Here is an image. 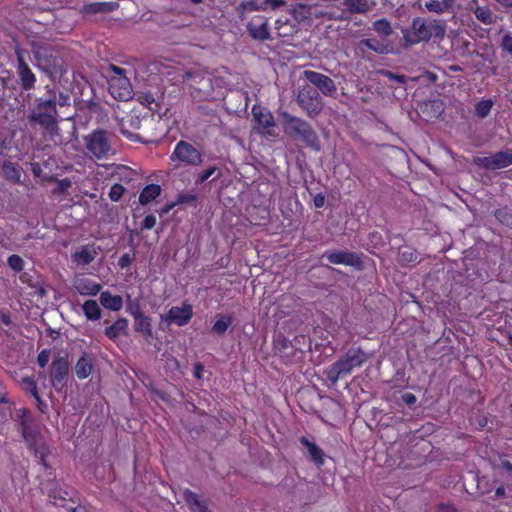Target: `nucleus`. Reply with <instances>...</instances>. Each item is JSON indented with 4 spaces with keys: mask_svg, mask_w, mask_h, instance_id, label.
<instances>
[{
    "mask_svg": "<svg viewBox=\"0 0 512 512\" xmlns=\"http://www.w3.org/2000/svg\"><path fill=\"white\" fill-rule=\"evenodd\" d=\"M125 189L122 185L120 184H114L111 188H110V191H109V198L112 200V201H118L120 200V198L122 197L123 193H124Z\"/></svg>",
    "mask_w": 512,
    "mask_h": 512,
    "instance_id": "43",
    "label": "nucleus"
},
{
    "mask_svg": "<svg viewBox=\"0 0 512 512\" xmlns=\"http://www.w3.org/2000/svg\"><path fill=\"white\" fill-rule=\"evenodd\" d=\"M287 21H288L287 19H286V20H284V21H283L282 19H277V20L275 21V29L278 31V34H279L280 36H285V35H287V32L282 31V26H283L284 24H286V23H287Z\"/></svg>",
    "mask_w": 512,
    "mask_h": 512,
    "instance_id": "54",
    "label": "nucleus"
},
{
    "mask_svg": "<svg viewBox=\"0 0 512 512\" xmlns=\"http://www.w3.org/2000/svg\"><path fill=\"white\" fill-rule=\"evenodd\" d=\"M121 131H122V133H123L124 135H126V137H127V138L132 139V138H133V136H134L132 133H127V132H126L125 130H123V129H122Z\"/></svg>",
    "mask_w": 512,
    "mask_h": 512,
    "instance_id": "61",
    "label": "nucleus"
},
{
    "mask_svg": "<svg viewBox=\"0 0 512 512\" xmlns=\"http://www.w3.org/2000/svg\"><path fill=\"white\" fill-rule=\"evenodd\" d=\"M88 152L97 159H106L112 151L109 133L105 130H95L84 137Z\"/></svg>",
    "mask_w": 512,
    "mask_h": 512,
    "instance_id": "6",
    "label": "nucleus"
},
{
    "mask_svg": "<svg viewBox=\"0 0 512 512\" xmlns=\"http://www.w3.org/2000/svg\"><path fill=\"white\" fill-rule=\"evenodd\" d=\"M109 69L113 73L108 81L111 96L119 101L130 100L133 97V90L124 69L115 65H110Z\"/></svg>",
    "mask_w": 512,
    "mask_h": 512,
    "instance_id": "5",
    "label": "nucleus"
},
{
    "mask_svg": "<svg viewBox=\"0 0 512 512\" xmlns=\"http://www.w3.org/2000/svg\"><path fill=\"white\" fill-rule=\"evenodd\" d=\"M201 371H202V366L197 365L194 370L195 377L200 378Z\"/></svg>",
    "mask_w": 512,
    "mask_h": 512,
    "instance_id": "59",
    "label": "nucleus"
},
{
    "mask_svg": "<svg viewBox=\"0 0 512 512\" xmlns=\"http://www.w3.org/2000/svg\"><path fill=\"white\" fill-rule=\"evenodd\" d=\"M82 311L88 320L96 321L101 317V309L95 300H87L82 305Z\"/></svg>",
    "mask_w": 512,
    "mask_h": 512,
    "instance_id": "30",
    "label": "nucleus"
},
{
    "mask_svg": "<svg viewBox=\"0 0 512 512\" xmlns=\"http://www.w3.org/2000/svg\"><path fill=\"white\" fill-rule=\"evenodd\" d=\"M49 358H50V355H49L48 351H46V350L41 351L37 358L39 366L42 368L45 367L47 365V363L49 362Z\"/></svg>",
    "mask_w": 512,
    "mask_h": 512,
    "instance_id": "50",
    "label": "nucleus"
},
{
    "mask_svg": "<svg viewBox=\"0 0 512 512\" xmlns=\"http://www.w3.org/2000/svg\"><path fill=\"white\" fill-rule=\"evenodd\" d=\"M372 27L380 37H388L393 32L391 23L385 18L376 20Z\"/></svg>",
    "mask_w": 512,
    "mask_h": 512,
    "instance_id": "33",
    "label": "nucleus"
},
{
    "mask_svg": "<svg viewBox=\"0 0 512 512\" xmlns=\"http://www.w3.org/2000/svg\"><path fill=\"white\" fill-rule=\"evenodd\" d=\"M262 2L265 4L266 10H276L285 4L283 0H262Z\"/></svg>",
    "mask_w": 512,
    "mask_h": 512,
    "instance_id": "46",
    "label": "nucleus"
},
{
    "mask_svg": "<svg viewBox=\"0 0 512 512\" xmlns=\"http://www.w3.org/2000/svg\"><path fill=\"white\" fill-rule=\"evenodd\" d=\"M384 75L386 77H388L389 79H391V80L397 81L398 83H401V84L405 83V79L406 78L403 75H396V74H393L392 72H389V71L384 72Z\"/></svg>",
    "mask_w": 512,
    "mask_h": 512,
    "instance_id": "52",
    "label": "nucleus"
},
{
    "mask_svg": "<svg viewBox=\"0 0 512 512\" xmlns=\"http://www.w3.org/2000/svg\"><path fill=\"white\" fill-rule=\"evenodd\" d=\"M161 194V187L157 184H149L143 188L139 195V202L147 205Z\"/></svg>",
    "mask_w": 512,
    "mask_h": 512,
    "instance_id": "26",
    "label": "nucleus"
},
{
    "mask_svg": "<svg viewBox=\"0 0 512 512\" xmlns=\"http://www.w3.org/2000/svg\"><path fill=\"white\" fill-rule=\"evenodd\" d=\"M71 512H79L77 508H71Z\"/></svg>",
    "mask_w": 512,
    "mask_h": 512,
    "instance_id": "63",
    "label": "nucleus"
},
{
    "mask_svg": "<svg viewBox=\"0 0 512 512\" xmlns=\"http://www.w3.org/2000/svg\"><path fill=\"white\" fill-rule=\"evenodd\" d=\"M47 94L46 99L39 98L36 100V105L31 110L29 120L39 124L48 134L57 135L59 128L56 118L55 92L49 89Z\"/></svg>",
    "mask_w": 512,
    "mask_h": 512,
    "instance_id": "1",
    "label": "nucleus"
},
{
    "mask_svg": "<svg viewBox=\"0 0 512 512\" xmlns=\"http://www.w3.org/2000/svg\"><path fill=\"white\" fill-rule=\"evenodd\" d=\"M100 302L104 308L112 311H119L123 306V300L121 296L112 295L107 291L101 293Z\"/></svg>",
    "mask_w": 512,
    "mask_h": 512,
    "instance_id": "23",
    "label": "nucleus"
},
{
    "mask_svg": "<svg viewBox=\"0 0 512 512\" xmlns=\"http://www.w3.org/2000/svg\"><path fill=\"white\" fill-rule=\"evenodd\" d=\"M15 418L19 422V429L25 441L30 446L35 445L38 442L39 432L29 411L24 408L17 409Z\"/></svg>",
    "mask_w": 512,
    "mask_h": 512,
    "instance_id": "9",
    "label": "nucleus"
},
{
    "mask_svg": "<svg viewBox=\"0 0 512 512\" xmlns=\"http://www.w3.org/2000/svg\"><path fill=\"white\" fill-rule=\"evenodd\" d=\"M56 104L61 107L69 105L70 98L68 95L64 93H59L58 97L55 96Z\"/></svg>",
    "mask_w": 512,
    "mask_h": 512,
    "instance_id": "51",
    "label": "nucleus"
},
{
    "mask_svg": "<svg viewBox=\"0 0 512 512\" xmlns=\"http://www.w3.org/2000/svg\"><path fill=\"white\" fill-rule=\"evenodd\" d=\"M118 8L117 2H93L83 6L84 14L108 13Z\"/></svg>",
    "mask_w": 512,
    "mask_h": 512,
    "instance_id": "19",
    "label": "nucleus"
},
{
    "mask_svg": "<svg viewBox=\"0 0 512 512\" xmlns=\"http://www.w3.org/2000/svg\"><path fill=\"white\" fill-rule=\"evenodd\" d=\"M22 386L25 390L29 391L32 396L36 399V401L38 402L39 404V408L42 410V405L43 402L42 400L40 399L39 395H38V392H37V386H36V383L35 381L30 378V377H25L22 379Z\"/></svg>",
    "mask_w": 512,
    "mask_h": 512,
    "instance_id": "39",
    "label": "nucleus"
},
{
    "mask_svg": "<svg viewBox=\"0 0 512 512\" xmlns=\"http://www.w3.org/2000/svg\"><path fill=\"white\" fill-rule=\"evenodd\" d=\"M496 496L500 497V496H503L505 494V489L504 487H498L496 489V492H495Z\"/></svg>",
    "mask_w": 512,
    "mask_h": 512,
    "instance_id": "60",
    "label": "nucleus"
},
{
    "mask_svg": "<svg viewBox=\"0 0 512 512\" xmlns=\"http://www.w3.org/2000/svg\"><path fill=\"white\" fill-rule=\"evenodd\" d=\"M313 202H314L315 207H317V208L323 207L324 204H325V197H324V195H322V194L315 195V197L313 199Z\"/></svg>",
    "mask_w": 512,
    "mask_h": 512,
    "instance_id": "55",
    "label": "nucleus"
},
{
    "mask_svg": "<svg viewBox=\"0 0 512 512\" xmlns=\"http://www.w3.org/2000/svg\"><path fill=\"white\" fill-rule=\"evenodd\" d=\"M40 458H41V462H42V464H43L44 466H46L47 464H46V462H45L44 454H43L42 452H41V456H40Z\"/></svg>",
    "mask_w": 512,
    "mask_h": 512,
    "instance_id": "62",
    "label": "nucleus"
},
{
    "mask_svg": "<svg viewBox=\"0 0 512 512\" xmlns=\"http://www.w3.org/2000/svg\"><path fill=\"white\" fill-rule=\"evenodd\" d=\"M216 170H217L216 167H210V168L206 169L199 175L197 182L204 183L215 173Z\"/></svg>",
    "mask_w": 512,
    "mask_h": 512,
    "instance_id": "47",
    "label": "nucleus"
},
{
    "mask_svg": "<svg viewBox=\"0 0 512 512\" xmlns=\"http://www.w3.org/2000/svg\"><path fill=\"white\" fill-rule=\"evenodd\" d=\"M281 117L283 131L286 135L300 140L305 145L317 151L320 149L318 137L308 122L301 118L292 116L288 112H282Z\"/></svg>",
    "mask_w": 512,
    "mask_h": 512,
    "instance_id": "3",
    "label": "nucleus"
},
{
    "mask_svg": "<svg viewBox=\"0 0 512 512\" xmlns=\"http://www.w3.org/2000/svg\"><path fill=\"white\" fill-rule=\"evenodd\" d=\"M323 257L327 258L331 264L358 266L361 263L360 258L356 254L346 251L326 252Z\"/></svg>",
    "mask_w": 512,
    "mask_h": 512,
    "instance_id": "17",
    "label": "nucleus"
},
{
    "mask_svg": "<svg viewBox=\"0 0 512 512\" xmlns=\"http://www.w3.org/2000/svg\"><path fill=\"white\" fill-rule=\"evenodd\" d=\"M232 317L228 315H221L218 317L212 327V331L216 334H224L228 327L232 324Z\"/></svg>",
    "mask_w": 512,
    "mask_h": 512,
    "instance_id": "36",
    "label": "nucleus"
},
{
    "mask_svg": "<svg viewBox=\"0 0 512 512\" xmlns=\"http://www.w3.org/2000/svg\"><path fill=\"white\" fill-rule=\"evenodd\" d=\"M502 467L508 471V472H512V464L508 461H503L502 462Z\"/></svg>",
    "mask_w": 512,
    "mask_h": 512,
    "instance_id": "58",
    "label": "nucleus"
},
{
    "mask_svg": "<svg viewBox=\"0 0 512 512\" xmlns=\"http://www.w3.org/2000/svg\"><path fill=\"white\" fill-rule=\"evenodd\" d=\"M444 35L445 25L441 21L425 20L420 17L413 19L411 27L403 32L404 41L408 46L428 41L432 37L443 38Z\"/></svg>",
    "mask_w": 512,
    "mask_h": 512,
    "instance_id": "2",
    "label": "nucleus"
},
{
    "mask_svg": "<svg viewBox=\"0 0 512 512\" xmlns=\"http://www.w3.org/2000/svg\"><path fill=\"white\" fill-rule=\"evenodd\" d=\"M135 330L140 332L145 337H150L152 335V326L150 319L142 314L135 315Z\"/></svg>",
    "mask_w": 512,
    "mask_h": 512,
    "instance_id": "31",
    "label": "nucleus"
},
{
    "mask_svg": "<svg viewBox=\"0 0 512 512\" xmlns=\"http://www.w3.org/2000/svg\"><path fill=\"white\" fill-rule=\"evenodd\" d=\"M96 256V251L88 246L83 247L81 250L73 254V260L79 265L90 264Z\"/></svg>",
    "mask_w": 512,
    "mask_h": 512,
    "instance_id": "27",
    "label": "nucleus"
},
{
    "mask_svg": "<svg viewBox=\"0 0 512 512\" xmlns=\"http://www.w3.org/2000/svg\"><path fill=\"white\" fill-rule=\"evenodd\" d=\"M418 253L411 247H403L399 251V259L404 264H413L419 261Z\"/></svg>",
    "mask_w": 512,
    "mask_h": 512,
    "instance_id": "34",
    "label": "nucleus"
},
{
    "mask_svg": "<svg viewBox=\"0 0 512 512\" xmlns=\"http://www.w3.org/2000/svg\"><path fill=\"white\" fill-rule=\"evenodd\" d=\"M501 6L509 8L512 7V0H496Z\"/></svg>",
    "mask_w": 512,
    "mask_h": 512,
    "instance_id": "57",
    "label": "nucleus"
},
{
    "mask_svg": "<svg viewBox=\"0 0 512 512\" xmlns=\"http://www.w3.org/2000/svg\"><path fill=\"white\" fill-rule=\"evenodd\" d=\"M367 357L360 349H351L326 370L327 378L335 384L340 378L348 376L356 367H360Z\"/></svg>",
    "mask_w": 512,
    "mask_h": 512,
    "instance_id": "4",
    "label": "nucleus"
},
{
    "mask_svg": "<svg viewBox=\"0 0 512 512\" xmlns=\"http://www.w3.org/2000/svg\"><path fill=\"white\" fill-rule=\"evenodd\" d=\"M247 29L252 38L257 40H267L270 38L268 20L264 16L257 15L251 19Z\"/></svg>",
    "mask_w": 512,
    "mask_h": 512,
    "instance_id": "15",
    "label": "nucleus"
},
{
    "mask_svg": "<svg viewBox=\"0 0 512 512\" xmlns=\"http://www.w3.org/2000/svg\"><path fill=\"white\" fill-rule=\"evenodd\" d=\"M345 5L352 13H366L372 8L373 3L370 0H346Z\"/></svg>",
    "mask_w": 512,
    "mask_h": 512,
    "instance_id": "32",
    "label": "nucleus"
},
{
    "mask_svg": "<svg viewBox=\"0 0 512 512\" xmlns=\"http://www.w3.org/2000/svg\"><path fill=\"white\" fill-rule=\"evenodd\" d=\"M492 106L493 102L491 100H482L476 105V114L479 117L484 118L490 113Z\"/></svg>",
    "mask_w": 512,
    "mask_h": 512,
    "instance_id": "42",
    "label": "nucleus"
},
{
    "mask_svg": "<svg viewBox=\"0 0 512 512\" xmlns=\"http://www.w3.org/2000/svg\"><path fill=\"white\" fill-rule=\"evenodd\" d=\"M453 0H427L424 3V9L430 13L443 14L451 10Z\"/></svg>",
    "mask_w": 512,
    "mask_h": 512,
    "instance_id": "21",
    "label": "nucleus"
},
{
    "mask_svg": "<svg viewBox=\"0 0 512 512\" xmlns=\"http://www.w3.org/2000/svg\"><path fill=\"white\" fill-rule=\"evenodd\" d=\"M128 328V321L125 318H119L111 326L105 329V335L111 340L117 339L120 335L125 334Z\"/></svg>",
    "mask_w": 512,
    "mask_h": 512,
    "instance_id": "25",
    "label": "nucleus"
},
{
    "mask_svg": "<svg viewBox=\"0 0 512 512\" xmlns=\"http://www.w3.org/2000/svg\"><path fill=\"white\" fill-rule=\"evenodd\" d=\"M361 45L379 54L388 52V46L376 39H364L361 41Z\"/></svg>",
    "mask_w": 512,
    "mask_h": 512,
    "instance_id": "37",
    "label": "nucleus"
},
{
    "mask_svg": "<svg viewBox=\"0 0 512 512\" xmlns=\"http://www.w3.org/2000/svg\"><path fill=\"white\" fill-rule=\"evenodd\" d=\"M474 163L484 169L497 170L512 165V153L499 151L490 156L476 157Z\"/></svg>",
    "mask_w": 512,
    "mask_h": 512,
    "instance_id": "11",
    "label": "nucleus"
},
{
    "mask_svg": "<svg viewBox=\"0 0 512 512\" xmlns=\"http://www.w3.org/2000/svg\"><path fill=\"white\" fill-rule=\"evenodd\" d=\"M73 287L80 295L83 296H95L102 288L99 283L83 276H78L73 280Z\"/></svg>",
    "mask_w": 512,
    "mask_h": 512,
    "instance_id": "16",
    "label": "nucleus"
},
{
    "mask_svg": "<svg viewBox=\"0 0 512 512\" xmlns=\"http://www.w3.org/2000/svg\"><path fill=\"white\" fill-rule=\"evenodd\" d=\"M133 261L134 257L128 253H125L120 257L118 265L120 266V268L124 269L130 266Z\"/></svg>",
    "mask_w": 512,
    "mask_h": 512,
    "instance_id": "45",
    "label": "nucleus"
},
{
    "mask_svg": "<svg viewBox=\"0 0 512 512\" xmlns=\"http://www.w3.org/2000/svg\"><path fill=\"white\" fill-rule=\"evenodd\" d=\"M71 184H72V182H71V180H70V179H68V178H64V179L60 180V181H59V183H58L59 188H60L61 190H66V189H68L69 187H71Z\"/></svg>",
    "mask_w": 512,
    "mask_h": 512,
    "instance_id": "56",
    "label": "nucleus"
},
{
    "mask_svg": "<svg viewBox=\"0 0 512 512\" xmlns=\"http://www.w3.org/2000/svg\"><path fill=\"white\" fill-rule=\"evenodd\" d=\"M402 400L404 403H406L407 405H413L416 403V396L412 393H404L402 395Z\"/></svg>",
    "mask_w": 512,
    "mask_h": 512,
    "instance_id": "53",
    "label": "nucleus"
},
{
    "mask_svg": "<svg viewBox=\"0 0 512 512\" xmlns=\"http://www.w3.org/2000/svg\"><path fill=\"white\" fill-rule=\"evenodd\" d=\"M37 66L43 70H50L57 66L56 59L52 57L51 47L42 37L28 36Z\"/></svg>",
    "mask_w": 512,
    "mask_h": 512,
    "instance_id": "7",
    "label": "nucleus"
},
{
    "mask_svg": "<svg viewBox=\"0 0 512 512\" xmlns=\"http://www.w3.org/2000/svg\"><path fill=\"white\" fill-rule=\"evenodd\" d=\"M300 442L307 449L309 456L317 465L320 466L324 463L323 452L314 442H311L306 437H301Z\"/></svg>",
    "mask_w": 512,
    "mask_h": 512,
    "instance_id": "24",
    "label": "nucleus"
},
{
    "mask_svg": "<svg viewBox=\"0 0 512 512\" xmlns=\"http://www.w3.org/2000/svg\"><path fill=\"white\" fill-rule=\"evenodd\" d=\"M68 372V365L63 359H56L52 362V380L53 385L60 384L66 377Z\"/></svg>",
    "mask_w": 512,
    "mask_h": 512,
    "instance_id": "22",
    "label": "nucleus"
},
{
    "mask_svg": "<svg viewBox=\"0 0 512 512\" xmlns=\"http://www.w3.org/2000/svg\"><path fill=\"white\" fill-rule=\"evenodd\" d=\"M184 499L192 512H209L205 503L201 501L195 493L185 490Z\"/></svg>",
    "mask_w": 512,
    "mask_h": 512,
    "instance_id": "28",
    "label": "nucleus"
},
{
    "mask_svg": "<svg viewBox=\"0 0 512 512\" xmlns=\"http://www.w3.org/2000/svg\"><path fill=\"white\" fill-rule=\"evenodd\" d=\"M252 114L259 128L267 129L274 126L273 115L268 109L255 105L252 108Z\"/></svg>",
    "mask_w": 512,
    "mask_h": 512,
    "instance_id": "18",
    "label": "nucleus"
},
{
    "mask_svg": "<svg viewBox=\"0 0 512 512\" xmlns=\"http://www.w3.org/2000/svg\"><path fill=\"white\" fill-rule=\"evenodd\" d=\"M68 493L60 488H53L49 491V497L55 505L64 506Z\"/></svg>",
    "mask_w": 512,
    "mask_h": 512,
    "instance_id": "40",
    "label": "nucleus"
},
{
    "mask_svg": "<svg viewBox=\"0 0 512 512\" xmlns=\"http://www.w3.org/2000/svg\"><path fill=\"white\" fill-rule=\"evenodd\" d=\"M501 45L504 50H506L507 52L512 54V35L511 34L504 35L502 38Z\"/></svg>",
    "mask_w": 512,
    "mask_h": 512,
    "instance_id": "49",
    "label": "nucleus"
},
{
    "mask_svg": "<svg viewBox=\"0 0 512 512\" xmlns=\"http://www.w3.org/2000/svg\"><path fill=\"white\" fill-rule=\"evenodd\" d=\"M25 52L21 49H16L18 67L17 73L21 81V85L24 90H30L34 87L36 82V77L32 70L29 68L27 63L25 62Z\"/></svg>",
    "mask_w": 512,
    "mask_h": 512,
    "instance_id": "13",
    "label": "nucleus"
},
{
    "mask_svg": "<svg viewBox=\"0 0 512 512\" xmlns=\"http://www.w3.org/2000/svg\"><path fill=\"white\" fill-rule=\"evenodd\" d=\"M297 101L310 117L318 115L323 109L319 92L308 85L299 91Z\"/></svg>",
    "mask_w": 512,
    "mask_h": 512,
    "instance_id": "8",
    "label": "nucleus"
},
{
    "mask_svg": "<svg viewBox=\"0 0 512 512\" xmlns=\"http://www.w3.org/2000/svg\"><path fill=\"white\" fill-rule=\"evenodd\" d=\"M509 343L512 345V335L509 336Z\"/></svg>",
    "mask_w": 512,
    "mask_h": 512,
    "instance_id": "64",
    "label": "nucleus"
},
{
    "mask_svg": "<svg viewBox=\"0 0 512 512\" xmlns=\"http://www.w3.org/2000/svg\"><path fill=\"white\" fill-rule=\"evenodd\" d=\"M3 173L5 177L11 181L18 182L20 181L21 172L18 167L13 165L11 162H5L3 164Z\"/></svg>",
    "mask_w": 512,
    "mask_h": 512,
    "instance_id": "38",
    "label": "nucleus"
},
{
    "mask_svg": "<svg viewBox=\"0 0 512 512\" xmlns=\"http://www.w3.org/2000/svg\"><path fill=\"white\" fill-rule=\"evenodd\" d=\"M92 371V365L86 358H80L75 366V373L78 378L85 379L90 375Z\"/></svg>",
    "mask_w": 512,
    "mask_h": 512,
    "instance_id": "35",
    "label": "nucleus"
},
{
    "mask_svg": "<svg viewBox=\"0 0 512 512\" xmlns=\"http://www.w3.org/2000/svg\"><path fill=\"white\" fill-rule=\"evenodd\" d=\"M193 316V308L189 303H182L181 306H173L169 309L162 320L168 324H175L177 326H184L189 323Z\"/></svg>",
    "mask_w": 512,
    "mask_h": 512,
    "instance_id": "12",
    "label": "nucleus"
},
{
    "mask_svg": "<svg viewBox=\"0 0 512 512\" xmlns=\"http://www.w3.org/2000/svg\"><path fill=\"white\" fill-rule=\"evenodd\" d=\"M266 6L263 4L262 0H251L247 2H243L238 7L239 17L241 19H245L247 15H245L247 12H253V11H265Z\"/></svg>",
    "mask_w": 512,
    "mask_h": 512,
    "instance_id": "29",
    "label": "nucleus"
},
{
    "mask_svg": "<svg viewBox=\"0 0 512 512\" xmlns=\"http://www.w3.org/2000/svg\"><path fill=\"white\" fill-rule=\"evenodd\" d=\"M8 265L15 271H21L24 266V261L18 255H11L8 258Z\"/></svg>",
    "mask_w": 512,
    "mask_h": 512,
    "instance_id": "44",
    "label": "nucleus"
},
{
    "mask_svg": "<svg viewBox=\"0 0 512 512\" xmlns=\"http://www.w3.org/2000/svg\"><path fill=\"white\" fill-rule=\"evenodd\" d=\"M170 158L192 166H198L202 163L201 153L186 141H179L176 144Z\"/></svg>",
    "mask_w": 512,
    "mask_h": 512,
    "instance_id": "10",
    "label": "nucleus"
},
{
    "mask_svg": "<svg viewBox=\"0 0 512 512\" xmlns=\"http://www.w3.org/2000/svg\"><path fill=\"white\" fill-rule=\"evenodd\" d=\"M156 224V217L154 215H147L142 222V229H152Z\"/></svg>",
    "mask_w": 512,
    "mask_h": 512,
    "instance_id": "48",
    "label": "nucleus"
},
{
    "mask_svg": "<svg viewBox=\"0 0 512 512\" xmlns=\"http://www.w3.org/2000/svg\"><path fill=\"white\" fill-rule=\"evenodd\" d=\"M306 79L315 85L324 95H332L336 92V86L331 78L328 76L315 72L305 71Z\"/></svg>",
    "mask_w": 512,
    "mask_h": 512,
    "instance_id": "14",
    "label": "nucleus"
},
{
    "mask_svg": "<svg viewBox=\"0 0 512 512\" xmlns=\"http://www.w3.org/2000/svg\"><path fill=\"white\" fill-rule=\"evenodd\" d=\"M471 8L478 21L485 25H491L494 23V16L489 7L477 5V0L471 2Z\"/></svg>",
    "mask_w": 512,
    "mask_h": 512,
    "instance_id": "20",
    "label": "nucleus"
},
{
    "mask_svg": "<svg viewBox=\"0 0 512 512\" xmlns=\"http://www.w3.org/2000/svg\"><path fill=\"white\" fill-rule=\"evenodd\" d=\"M297 9H301V10H305L307 9V15H302L301 17L302 18H323V17H326L327 16V13L324 12L323 10H319L317 8H312V7H306L305 5L303 4H299L297 5V7L295 8V11L297 12Z\"/></svg>",
    "mask_w": 512,
    "mask_h": 512,
    "instance_id": "41",
    "label": "nucleus"
}]
</instances>
